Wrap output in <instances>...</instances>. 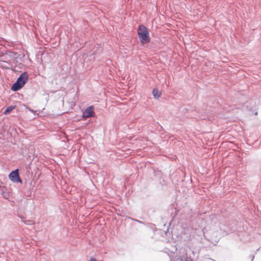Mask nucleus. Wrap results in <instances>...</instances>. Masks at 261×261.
Instances as JSON below:
<instances>
[{
  "label": "nucleus",
  "instance_id": "nucleus-8",
  "mask_svg": "<svg viewBox=\"0 0 261 261\" xmlns=\"http://www.w3.org/2000/svg\"><path fill=\"white\" fill-rule=\"evenodd\" d=\"M26 53H27V51H24V50L22 51V54H21L19 55V58L20 59H21L22 58L25 57V55H26Z\"/></svg>",
  "mask_w": 261,
  "mask_h": 261
},
{
  "label": "nucleus",
  "instance_id": "nucleus-2",
  "mask_svg": "<svg viewBox=\"0 0 261 261\" xmlns=\"http://www.w3.org/2000/svg\"><path fill=\"white\" fill-rule=\"evenodd\" d=\"M29 74L24 72L20 74L17 79V90L22 88L28 81Z\"/></svg>",
  "mask_w": 261,
  "mask_h": 261
},
{
  "label": "nucleus",
  "instance_id": "nucleus-4",
  "mask_svg": "<svg viewBox=\"0 0 261 261\" xmlns=\"http://www.w3.org/2000/svg\"><path fill=\"white\" fill-rule=\"evenodd\" d=\"M9 178L12 181H16V170L13 171L9 174Z\"/></svg>",
  "mask_w": 261,
  "mask_h": 261
},
{
  "label": "nucleus",
  "instance_id": "nucleus-5",
  "mask_svg": "<svg viewBox=\"0 0 261 261\" xmlns=\"http://www.w3.org/2000/svg\"><path fill=\"white\" fill-rule=\"evenodd\" d=\"M152 94L155 98H159L161 96V93L158 89H154L152 91Z\"/></svg>",
  "mask_w": 261,
  "mask_h": 261
},
{
  "label": "nucleus",
  "instance_id": "nucleus-6",
  "mask_svg": "<svg viewBox=\"0 0 261 261\" xmlns=\"http://www.w3.org/2000/svg\"><path fill=\"white\" fill-rule=\"evenodd\" d=\"M15 108V106H10L8 107L4 112L5 115L9 114Z\"/></svg>",
  "mask_w": 261,
  "mask_h": 261
},
{
  "label": "nucleus",
  "instance_id": "nucleus-3",
  "mask_svg": "<svg viewBox=\"0 0 261 261\" xmlns=\"http://www.w3.org/2000/svg\"><path fill=\"white\" fill-rule=\"evenodd\" d=\"M94 108L92 106L86 108L83 113V117L86 118L93 116Z\"/></svg>",
  "mask_w": 261,
  "mask_h": 261
},
{
  "label": "nucleus",
  "instance_id": "nucleus-9",
  "mask_svg": "<svg viewBox=\"0 0 261 261\" xmlns=\"http://www.w3.org/2000/svg\"><path fill=\"white\" fill-rule=\"evenodd\" d=\"M11 89L14 91H16V82L13 84Z\"/></svg>",
  "mask_w": 261,
  "mask_h": 261
},
{
  "label": "nucleus",
  "instance_id": "nucleus-1",
  "mask_svg": "<svg viewBox=\"0 0 261 261\" xmlns=\"http://www.w3.org/2000/svg\"><path fill=\"white\" fill-rule=\"evenodd\" d=\"M138 35L141 42L144 44L150 41L149 34L147 29L143 25H140L138 29Z\"/></svg>",
  "mask_w": 261,
  "mask_h": 261
},
{
  "label": "nucleus",
  "instance_id": "nucleus-7",
  "mask_svg": "<svg viewBox=\"0 0 261 261\" xmlns=\"http://www.w3.org/2000/svg\"><path fill=\"white\" fill-rule=\"evenodd\" d=\"M175 261H192L190 258H189L187 257L181 258V257H177L175 259Z\"/></svg>",
  "mask_w": 261,
  "mask_h": 261
},
{
  "label": "nucleus",
  "instance_id": "nucleus-12",
  "mask_svg": "<svg viewBox=\"0 0 261 261\" xmlns=\"http://www.w3.org/2000/svg\"><path fill=\"white\" fill-rule=\"evenodd\" d=\"M90 261H96L95 259H94V258H91Z\"/></svg>",
  "mask_w": 261,
  "mask_h": 261
},
{
  "label": "nucleus",
  "instance_id": "nucleus-10",
  "mask_svg": "<svg viewBox=\"0 0 261 261\" xmlns=\"http://www.w3.org/2000/svg\"><path fill=\"white\" fill-rule=\"evenodd\" d=\"M18 171V170L17 169V172ZM21 182V180L18 175V173L17 172V182Z\"/></svg>",
  "mask_w": 261,
  "mask_h": 261
},
{
  "label": "nucleus",
  "instance_id": "nucleus-11",
  "mask_svg": "<svg viewBox=\"0 0 261 261\" xmlns=\"http://www.w3.org/2000/svg\"><path fill=\"white\" fill-rule=\"evenodd\" d=\"M33 224V222L31 221H30L28 223H27V224Z\"/></svg>",
  "mask_w": 261,
  "mask_h": 261
}]
</instances>
